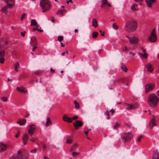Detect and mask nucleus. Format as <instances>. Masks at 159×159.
Instances as JSON below:
<instances>
[{
    "label": "nucleus",
    "instance_id": "f257e3e1",
    "mask_svg": "<svg viewBox=\"0 0 159 159\" xmlns=\"http://www.w3.org/2000/svg\"><path fill=\"white\" fill-rule=\"evenodd\" d=\"M148 103L151 107H156L158 102L159 98L154 93H151L149 95L147 98Z\"/></svg>",
    "mask_w": 159,
    "mask_h": 159
},
{
    "label": "nucleus",
    "instance_id": "f03ea898",
    "mask_svg": "<svg viewBox=\"0 0 159 159\" xmlns=\"http://www.w3.org/2000/svg\"><path fill=\"white\" fill-rule=\"evenodd\" d=\"M40 5L43 12L48 11L51 7V4L48 0H41Z\"/></svg>",
    "mask_w": 159,
    "mask_h": 159
},
{
    "label": "nucleus",
    "instance_id": "7ed1b4c3",
    "mask_svg": "<svg viewBox=\"0 0 159 159\" xmlns=\"http://www.w3.org/2000/svg\"><path fill=\"white\" fill-rule=\"evenodd\" d=\"M137 28V23L135 21H131L129 22L125 26V29L126 30H128L130 29L132 31L135 30Z\"/></svg>",
    "mask_w": 159,
    "mask_h": 159
},
{
    "label": "nucleus",
    "instance_id": "20e7f679",
    "mask_svg": "<svg viewBox=\"0 0 159 159\" xmlns=\"http://www.w3.org/2000/svg\"><path fill=\"white\" fill-rule=\"evenodd\" d=\"M157 38L155 34V30L153 29L151 32V35L148 39V40L150 42L153 43L157 41Z\"/></svg>",
    "mask_w": 159,
    "mask_h": 159
},
{
    "label": "nucleus",
    "instance_id": "39448f33",
    "mask_svg": "<svg viewBox=\"0 0 159 159\" xmlns=\"http://www.w3.org/2000/svg\"><path fill=\"white\" fill-rule=\"evenodd\" d=\"M8 43L9 42L6 39H2L1 40H0L1 48L5 50L9 48Z\"/></svg>",
    "mask_w": 159,
    "mask_h": 159
},
{
    "label": "nucleus",
    "instance_id": "423d86ee",
    "mask_svg": "<svg viewBox=\"0 0 159 159\" xmlns=\"http://www.w3.org/2000/svg\"><path fill=\"white\" fill-rule=\"evenodd\" d=\"M157 123V117L154 116H152L151 118V120L149 124L150 128H152L154 126L156 125Z\"/></svg>",
    "mask_w": 159,
    "mask_h": 159
},
{
    "label": "nucleus",
    "instance_id": "0eeeda50",
    "mask_svg": "<svg viewBox=\"0 0 159 159\" xmlns=\"http://www.w3.org/2000/svg\"><path fill=\"white\" fill-rule=\"evenodd\" d=\"M139 106L137 103H135L133 104H130L125 103V107L127 109H134L137 108Z\"/></svg>",
    "mask_w": 159,
    "mask_h": 159
},
{
    "label": "nucleus",
    "instance_id": "6e6552de",
    "mask_svg": "<svg viewBox=\"0 0 159 159\" xmlns=\"http://www.w3.org/2000/svg\"><path fill=\"white\" fill-rule=\"evenodd\" d=\"M155 87L154 83H149L145 86V92L147 93L153 89Z\"/></svg>",
    "mask_w": 159,
    "mask_h": 159
},
{
    "label": "nucleus",
    "instance_id": "1a4fd4ad",
    "mask_svg": "<svg viewBox=\"0 0 159 159\" xmlns=\"http://www.w3.org/2000/svg\"><path fill=\"white\" fill-rule=\"evenodd\" d=\"M36 128V126L34 125H31L28 128V133L30 135H32Z\"/></svg>",
    "mask_w": 159,
    "mask_h": 159
},
{
    "label": "nucleus",
    "instance_id": "9d476101",
    "mask_svg": "<svg viewBox=\"0 0 159 159\" xmlns=\"http://www.w3.org/2000/svg\"><path fill=\"white\" fill-rule=\"evenodd\" d=\"M133 137L132 134L130 133L124 134L122 138L124 141H126L130 139Z\"/></svg>",
    "mask_w": 159,
    "mask_h": 159
},
{
    "label": "nucleus",
    "instance_id": "9b49d317",
    "mask_svg": "<svg viewBox=\"0 0 159 159\" xmlns=\"http://www.w3.org/2000/svg\"><path fill=\"white\" fill-rule=\"evenodd\" d=\"M145 68L147 69L148 71L152 73L154 70V68L152 65L150 63H148L145 65Z\"/></svg>",
    "mask_w": 159,
    "mask_h": 159
},
{
    "label": "nucleus",
    "instance_id": "f8f14e48",
    "mask_svg": "<svg viewBox=\"0 0 159 159\" xmlns=\"http://www.w3.org/2000/svg\"><path fill=\"white\" fill-rule=\"evenodd\" d=\"M104 6L111 7V5L108 2L107 0H102L101 1V7L104 8Z\"/></svg>",
    "mask_w": 159,
    "mask_h": 159
},
{
    "label": "nucleus",
    "instance_id": "ddd939ff",
    "mask_svg": "<svg viewBox=\"0 0 159 159\" xmlns=\"http://www.w3.org/2000/svg\"><path fill=\"white\" fill-rule=\"evenodd\" d=\"M12 7L13 4H7V6L4 7L1 9V11L2 12L5 13L6 14H7V10L8 7L11 8Z\"/></svg>",
    "mask_w": 159,
    "mask_h": 159
},
{
    "label": "nucleus",
    "instance_id": "4468645a",
    "mask_svg": "<svg viewBox=\"0 0 159 159\" xmlns=\"http://www.w3.org/2000/svg\"><path fill=\"white\" fill-rule=\"evenodd\" d=\"M145 2L149 7H152V5L157 2V0H145Z\"/></svg>",
    "mask_w": 159,
    "mask_h": 159
},
{
    "label": "nucleus",
    "instance_id": "2eb2a0df",
    "mask_svg": "<svg viewBox=\"0 0 159 159\" xmlns=\"http://www.w3.org/2000/svg\"><path fill=\"white\" fill-rule=\"evenodd\" d=\"M139 39L138 38L136 37H132L129 41L130 43L132 44H137L138 43Z\"/></svg>",
    "mask_w": 159,
    "mask_h": 159
},
{
    "label": "nucleus",
    "instance_id": "dca6fc26",
    "mask_svg": "<svg viewBox=\"0 0 159 159\" xmlns=\"http://www.w3.org/2000/svg\"><path fill=\"white\" fill-rule=\"evenodd\" d=\"M82 125V122L80 120H77L74 124L75 129H77L79 127L81 126Z\"/></svg>",
    "mask_w": 159,
    "mask_h": 159
},
{
    "label": "nucleus",
    "instance_id": "f3484780",
    "mask_svg": "<svg viewBox=\"0 0 159 159\" xmlns=\"http://www.w3.org/2000/svg\"><path fill=\"white\" fill-rule=\"evenodd\" d=\"M29 139V135L27 134H25L22 138V141L24 143V144L25 145L27 143Z\"/></svg>",
    "mask_w": 159,
    "mask_h": 159
},
{
    "label": "nucleus",
    "instance_id": "a211bd4d",
    "mask_svg": "<svg viewBox=\"0 0 159 159\" xmlns=\"http://www.w3.org/2000/svg\"><path fill=\"white\" fill-rule=\"evenodd\" d=\"M63 120L64 121L68 123H71L72 121V118L68 117L66 114H64V115L63 117Z\"/></svg>",
    "mask_w": 159,
    "mask_h": 159
},
{
    "label": "nucleus",
    "instance_id": "6ab92c4d",
    "mask_svg": "<svg viewBox=\"0 0 159 159\" xmlns=\"http://www.w3.org/2000/svg\"><path fill=\"white\" fill-rule=\"evenodd\" d=\"M30 43L31 45H36L38 44L36 39L34 37H32L31 38Z\"/></svg>",
    "mask_w": 159,
    "mask_h": 159
},
{
    "label": "nucleus",
    "instance_id": "aec40b11",
    "mask_svg": "<svg viewBox=\"0 0 159 159\" xmlns=\"http://www.w3.org/2000/svg\"><path fill=\"white\" fill-rule=\"evenodd\" d=\"M152 159H159V154L157 151H154L153 152Z\"/></svg>",
    "mask_w": 159,
    "mask_h": 159
},
{
    "label": "nucleus",
    "instance_id": "412c9836",
    "mask_svg": "<svg viewBox=\"0 0 159 159\" xmlns=\"http://www.w3.org/2000/svg\"><path fill=\"white\" fill-rule=\"evenodd\" d=\"M7 149V146L5 144L2 143H0V152H3Z\"/></svg>",
    "mask_w": 159,
    "mask_h": 159
},
{
    "label": "nucleus",
    "instance_id": "4be33fe9",
    "mask_svg": "<svg viewBox=\"0 0 159 159\" xmlns=\"http://www.w3.org/2000/svg\"><path fill=\"white\" fill-rule=\"evenodd\" d=\"M16 90L17 91L22 92L23 93H25L27 92V90H26L24 87L21 86V87H17L16 88Z\"/></svg>",
    "mask_w": 159,
    "mask_h": 159
},
{
    "label": "nucleus",
    "instance_id": "5701e85b",
    "mask_svg": "<svg viewBox=\"0 0 159 159\" xmlns=\"http://www.w3.org/2000/svg\"><path fill=\"white\" fill-rule=\"evenodd\" d=\"M26 122V120L25 119H23L21 120H18V121L17 122V123L20 125H24Z\"/></svg>",
    "mask_w": 159,
    "mask_h": 159
},
{
    "label": "nucleus",
    "instance_id": "b1692460",
    "mask_svg": "<svg viewBox=\"0 0 159 159\" xmlns=\"http://www.w3.org/2000/svg\"><path fill=\"white\" fill-rule=\"evenodd\" d=\"M13 65L15 66V70L16 72L18 71V69L20 67L19 62L16 61L14 63Z\"/></svg>",
    "mask_w": 159,
    "mask_h": 159
},
{
    "label": "nucleus",
    "instance_id": "393cba45",
    "mask_svg": "<svg viewBox=\"0 0 159 159\" xmlns=\"http://www.w3.org/2000/svg\"><path fill=\"white\" fill-rule=\"evenodd\" d=\"M92 23L93 26L95 28L98 26V21L96 19L93 18L92 20Z\"/></svg>",
    "mask_w": 159,
    "mask_h": 159
},
{
    "label": "nucleus",
    "instance_id": "a878e982",
    "mask_svg": "<svg viewBox=\"0 0 159 159\" xmlns=\"http://www.w3.org/2000/svg\"><path fill=\"white\" fill-rule=\"evenodd\" d=\"M66 11L64 9L59 10L57 12V14H59V15L63 16L64 15V12L66 13Z\"/></svg>",
    "mask_w": 159,
    "mask_h": 159
},
{
    "label": "nucleus",
    "instance_id": "bb28decb",
    "mask_svg": "<svg viewBox=\"0 0 159 159\" xmlns=\"http://www.w3.org/2000/svg\"><path fill=\"white\" fill-rule=\"evenodd\" d=\"M51 124V121L49 117L47 118V120L46 124V126L47 127H48L49 125Z\"/></svg>",
    "mask_w": 159,
    "mask_h": 159
},
{
    "label": "nucleus",
    "instance_id": "cd10ccee",
    "mask_svg": "<svg viewBox=\"0 0 159 159\" xmlns=\"http://www.w3.org/2000/svg\"><path fill=\"white\" fill-rule=\"evenodd\" d=\"M72 143V139L71 138H70V137H68L66 139V143H69V144H71V143Z\"/></svg>",
    "mask_w": 159,
    "mask_h": 159
},
{
    "label": "nucleus",
    "instance_id": "c85d7f7f",
    "mask_svg": "<svg viewBox=\"0 0 159 159\" xmlns=\"http://www.w3.org/2000/svg\"><path fill=\"white\" fill-rule=\"evenodd\" d=\"M143 52L144 53V58L146 59L148 57V54L146 53V50L145 49H144L142 47L141 48Z\"/></svg>",
    "mask_w": 159,
    "mask_h": 159
},
{
    "label": "nucleus",
    "instance_id": "c756f323",
    "mask_svg": "<svg viewBox=\"0 0 159 159\" xmlns=\"http://www.w3.org/2000/svg\"><path fill=\"white\" fill-rule=\"evenodd\" d=\"M31 26H36L37 25V22L34 19H32L31 21Z\"/></svg>",
    "mask_w": 159,
    "mask_h": 159
},
{
    "label": "nucleus",
    "instance_id": "7c9ffc66",
    "mask_svg": "<svg viewBox=\"0 0 159 159\" xmlns=\"http://www.w3.org/2000/svg\"><path fill=\"white\" fill-rule=\"evenodd\" d=\"M121 68L122 70L125 72H126L127 71V69L126 67L124 65H123L121 66Z\"/></svg>",
    "mask_w": 159,
    "mask_h": 159
},
{
    "label": "nucleus",
    "instance_id": "2f4dec72",
    "mask_svg": "<svg viewBox=\"0 0 159 159\" xmlns=\"http://www.w3.org/2000/svg\"><path fill=\"white\" fill-rule=\"evenodd\" d=\"M74 103L75 104V107L76 109H78L80 107V105L76 101H73Z\"/></svg>",
    "mask_w": 159,
    "mask_h": 159
},
{
    "label": "nucleus",
    "instance_id": "473e14b6",
    "mask_svg": "<svg viewBox=\"0 0 159 159\" xmlns=\"http://www.w3.org/2000/svg\"><path fill=\"white\" fill-rule=\"evenodd\" d=\"M98 33L96 31L93 32L92 33V37L93 38H96L98 35Z\"/></svg>",
    "mask_w": 159,
    "mask_h": 159
},
{
    "label": "nucleus",
    "instance_id": "72a5a7b5",
    "mask_svg": "<svg viewBox=\"0 0 159 159\" xmlns=\"http://www.w3.org/2000/svg\"><path fill=\"white\" fill-rule=\"evenodd\" d=\"M7 4H13V6L14 4V0H5Z\"/></svg>",
    "mask_w": 159,
    "mask_h": 159
},
{
    "label": "nucleus",
    "instance_id": "f704fd0d",
    "mask_svg": "<svg viewBox=\"0 0 159 159\" xmlns=\"http://www.w3.org/2000/svg\"><path fill=\"white\" fill-rule=\"evenodd\" d=\"M137 5L136 4H132L131 5V9L132 10V11H135L137 10V9H134L135 7H137Z\"/></svg>",
    "mask_w": 159,
    "mask_h": 159
},
{
    "label": "nucleus",
    "instance_id": "c9c22d12",
    "mask_svg": "<svg viewBox=\"0 0 159 159\" xmlns=\"http://www.w3.org/2000/svg\"><path fill=\"white\" fill-rule=\"evenodd\" d=\"M80 153L79 152H73L72 153V155L73 157H76Z\"/></svg>",
    "mask_w": 159,
    "mask_h": 159
},
{
    "label": "nucleus",
    "instance_id": "e433bc0d",
    "mask_svg": "<svg viewBox=\"0 0 159 159\" xmlns=\"http://www.w3.org/2000/svg\"><path fill=\"white\" fill-rule=\"evenodd\" d=\"M77 144L76 143L74 144L72 147L70 148V151H72L75 150V147H77Z\"/></svg>",
    "mask_w": 159,
    "mask_h": 159
},
{
    "label": "nucleus",
    "instance_id": "4c0bfd02",
    "mask_svg": "<svg viewBox=\"0 0 159 159\" xmlns=\"http://www.w3.org/2000/svg\"><path fill=\"white\" fill-rule=\"evenodd\" d=\"M37 30L38 31H40V32H42L43 31V30H41L38 29V26H37L36 27L34 28L33 29V31H35L36 30Z\"/></svg>",
    "mask_w": 159,
    "mask_h": 159
},
{
    "label": "nucleus",
    "instance_id": "58836bf2",
    "mask_svg": "<svg viewBox=\"0 0 159 159\" xmlns=\"http://www.w3.org/2000/svg\"><path fill=\"white\" fill-rule=\"evenodd\" d=\"M121 50L123 52H125V51L127 52L128 51V48H127V47L126 46H125L124 47H122L121 48Z\"/></svg>",
    "mask_w": 159,
    "mask_h": 159
},
{
    "label": "nucleus",
    "instance_id": "ea45409f",
    "mask_svg": "<svg viewBox=\"0 0 159 159\" xmlns=\"http://www.w3.org/2000/svg\"><path fill=\"white\" fill-rule=\"evenodd\" d=\"M63 39V37L62 36H59L58 37V40L60 42L62 41Z\"/></svg>",
    "mask_w": 159,
    "mask_h": 159
},
{
    "label": "nucleus",
    "instance_id": "a19ab883",
    "mask_svg": "<svg viewBox=\"0 0 159 159\" xmlns=\"http://www.w3.org/2000/svg\"><path fill=\"white\" fill-rule=\"evenodd\" d=\"M5 55V51L4 50H2L0 51V56H4Z\"/></svg>",
    "mask_w": 159,
    "mask_h": 159
},
{
    "label": "nucleus",
    "instance_id": "79ce46f5",
    "mask_svg": "<svg viewBox=\"0 0 159 159\" xmlns=\"http://www.w3.org/2000/svg\"><path fill=\"white\" fill-rule=\"evenodd\" d=\"M120 127V125L118 123H116L114 126V128L115 129H117Z\"/></svg>",
    "mask_w": 159,
    "mask_h": 159
},
{
    "label": "nucleus",
    "instance_id": "37998d69",
    "mask_svg": "<svg viewBox=\"0 0 159 159\" xmlns=\"http://www.w3.org/2000/svg\"><path fill=\"white\" fill-rule=\"evenodd\" d=\"M112 27L115 30H117L118 29V26L116 25V24H114L113 25Z\"/></svg>",
    "mask_w": 159,
    "mask_h": 159
},
{
    "label": "nucleus",
    "instance_id": "c03bdc74",
    "mask_svg": "<svg viewBox=\"0 0 159 159\" xmlns=\"http://www.w3.org/2000/svg\"><path fill=\"white\" fill-rule=\"evenodd\" d=\"M25 14L24 13L21 16V17L20 18V20H23L25 18Z\"/></svg>",
    "mask_w": 159,
    "mask_h": 159
},
{
    "label": "nucleus",
    "instance_id": "a18cd8bd",
    "mask_svg": "<svg viewBox=\"0 0 159 159\" xmlns=\"http://www.w3.org/2000/svg\"><path fill=\"white\" fill-rule=\"evenodd\" d=\"M37 148H35V149H34L31 150V153H32L34 154L37 152Z\"/></svg>",
    "mask_w": 159,
    "mask_h": 159
},
{
    "label": "nucleus",
    "instance_id": "49530a36",
    "mask_svg": "<svg viewBox=\"0 0 159 159\" xmlns=\"http://www.w3.org/2000/svg\"><path fill=\"white\" fill-rule=\"evenodd\" d=\"M1 99L4 102H6L7 101V98L6 97H2L1 98Z\"/></svg>",
    "mask_w": 159,
    "mask_h": 159
},
{
    "label": "nucleus",
    "instance_id": "de8ad7c7",
    "mask_svg": "<svg viewBox=\"0 0 159 159\" xmlns=\"http://www.w3.org/2000/svg\"><path fill=\"white\" fill-rule=\"evenodd\" d=\"M4 59L3 57H1L0 58V62L1 63H3L4 62Z\"/></svg>",
    "mask_w": 159,
    "mask_h": 159
},
{
    "label": "nucleus",
    "instance_id": "09e8293b",
    "mask_svg": "<svg viewBox=\"0 0 159 159\" xmlns=\"http://www.w3.org/2000/svg\"><path fill=\"white\" fill-rule=\"evenodd\" d=\"M138 54L140 55L141 57L142 58L144 57V54H143L141 52H139Z\"/></svg>",
    "mask_w": 159,
    "mask_h": 159
},
{
    "label": "nucleus",
    "instance_id": "8fccbe9b",
    "mask_svg": "<svg viewBox=\"0 0 159 159\" xmlns=\"http://www.w3.org/2000/svg\"><path fill=\"white\" fill-rule=\"evenodd\" d=\"M142 138V136H140L137 139V142H140L141 140V139Z\"/></svg>",
    "mask_w": 159,
    "mask_h": 159
},
{
    "label": "nucleus",
    "instance_id": "3c124183",
    "mask_svg": "<svg viewBox=\"0 0 159 159\" xmlns=\"http://www.w3.org/2000/svg\"><path fill=\"white\" fill-rule=\"evenodd\" d=\"M20 132L19 131H18L17 133V134L16 135L15 137L16 138H17L19 137V136L20 134Z\"/></svg>",
    "mask_w": 159,
    "mask_h": 159
},
{
    "label": "nucleus",
    "instance_id": "603ef678",
    "mask_svg": "<svg viewBox=\"0 0 159 159\" xmlns=\"http://www.w3.org/2000/svg\"><path fill=\"white\" fill-rule=\"evenodd\" d=\"M109 111H107L105 112V114L107 116V119H108L109 118V116L108 115Z\"/></svg>",
    "mask_w": 159,
    "mask_h": 159
},
{
    "label": "nucleus",
    "instance_id": "864d4df0",
    "mask_svg": "<svg viewBox=\"0 0 159 159\" xmlns=\"http://www.w3.org/2000/svg\"><path fill=\"white\" fill-rule=\"evenodd\" d=\"M32 46H33V49H32V51H34L35 49H36L37 48V45H32Z\"/></svg>",
    "mask_w": 159,
    "mask_h": 159
},
{
    "label": "nucleus",
    "instance_id": "5fc2aeb1",
    "mask_svg": "<svg viewBox=\"0 0 159 159\" xmlns=\"http://www.w3.org/2000/svg\"><path fill=\"white\" fill-rule=\"evenodd\" d=\"M42 146L43 148V150H45L46 148V146L45 145L43 144H42Z\"/></svg>",
    "mask_w": 159,
    "mask_h": 159
},
{
    "label": "nucleus",
    "instance_id": "6e6d98bb",
    "mask_svg": "<svg viewBox=\"0 0 159 159\" xmlns=\"http://www.w3.org/2000/svg\"><path fill=\"white\" fill-rule=\"evenodd\" d=\"M78 118V117L77 116H73L72 117V120L73 119V120H75L76 119H77Z\"/></svg>",
    "mask_w": 159,
    "mask_h": 159
},
{
    "label": "nucleus",
    "instance_id": "4d7b16f0",
    "mask_svg": "<svg viewBox=\"0 0 159 159\" xmlns=\"http://www.w3.org/2000/svg\"><path fill=\"white\" fill-rule=\"evenodd\" d=\"M30 141L33 142H34L35 141V139L33 138H32L30 139Z\"/></svg>",
    "mask_w": 159,
    "mask_h": 159
},
{
    "label": "nucleus",
    "instance_id": "13d9d810",
    "mask_svg": "<svg viewBox=\"0 0 159 159\" xmlns=\"http://www.w3.org/2000/svg\"><path fill=\"white\" fill-rule=\"evenodd\" d=\"M25 31H24L23 32H21V35L22 37H24L25 36Z\"/></svg>",
    "mask_w": 159,
    "mask_h": 159
},
{
    "label": "nucleus",
    "instance_id": "bf43d9fd",
    "mask_svg": "<svg viewBox=\"0 0 159 159\" xmlns=\"http://www.w3.org/2000/svg\"><path fill=\"white\" fill-rule=\"evenodd\" d=\"M129 54L130 55H131L133 57H134L135 55V54H134V53L130 52L129 53Z\"/></svg>",
    "mask_w": 159,
    "mask_h": 159
},
{
    "label": "nucleus",
    "instance_id": "052dcab7",
    "mask_svg": "<svg viewBox=\"0 0 159 159\" xmlns=\"http://www.w3.org/2000/svg\"><path fill=\"white\" fill-rule=\"evenodd\" d=\"M110 112L111 113V114H112L114 113L115 110L114 109H112L111 110Z\"/></svg>",
    "mask_w": 159,
    "mask_h": 159
},
{
    "label": "nucleus",
    "instance_id": "680f3d73",
    "mask_svg": "<svg viewBox=\"0 0 159 159\" xmlns=\"http://www.w3.org/2000/svg\"><path fill=\"white\" fill-rule=\"evenodd\" d=\"M99 32L101 33V35L102 36H104V33H102L101 30H99Z\"/></svg>",
    "mask_w": 159,
    "mask_h": 159
},
{
    "label": "nucleus",
    "instance_id": "e2e57ef3",
    "mask_svg": "<svg viewBox=\"0 0 159 159\" xmlns=\"http://www.w3.org/2000/svg\"><path fill=\"white\" fill-rule=\"evenodd\" d=\"M65 53H66V54H67L68 53V52H67V51H66V52H64L62 53H61V55H62V56H64V55H65Z\"/></svg>",
    "mask_w": 159,
    "mask_h": 159
},
{
    "label": "nucleus",
    "instance_id": "0e129e2a",
    "mask_svg": "<svg viewBox=\"0 0 159 159\" xmlns=\"http://www.w3.org/2000/svg\"><path fill=\"white\" fill-rule=\"evenodd\" d=\"M50 71L52 73H54L55 71V70H54L52 68H51L50 69Z\"/></svg>",
    "mask_w": 159,
    "mask_h": 159
},
{
    "label": "nucleus",
    "instance_id": "69168bd1",
    "mask_svg": "<svg viewBox=\"0 0 159 159\" xmlns=\"http://www.w3.org/2000/svg\"><path fill=\"white\" fill-rule=\"evenodd\" d=\"M29 116V114L28 113H27L25 116L26 117H28Z\"/></svg>",
    "mask_w": 159,
    "mask_h": 159
},
{
    "label": "nucleus",
    "instance_id": "338daca9",
    "mask_svg": "<svg viewBox=\"0 0 159 159\" xmlns=\"http://www.w3.org/2000/svg\"><path fill=\"white\" fill-rule=\"evenodd\" d=\"M126 37L129 39V41L130 39H131V37H129V36H127V35L126 36Z\"/></svg>",
    "mask_w": 159,
    "mask_h": 159
},
{
    "label": "nucleus",
    "instance_id": "774afa93",
    "mask_svg": "<svg viewBox=\"0 0 159 159\" xmlns=\"http://www.w3.org/2000/svg\"><path fill=\"white\" fill-rule=\"evenodd\" d=\"M61 46L62 47H64L65 45L64 44H63V43H62V42H61Z\"/></svg>",
    "mask_w": 159,
    "mask_h": 159
}]
</instances>
